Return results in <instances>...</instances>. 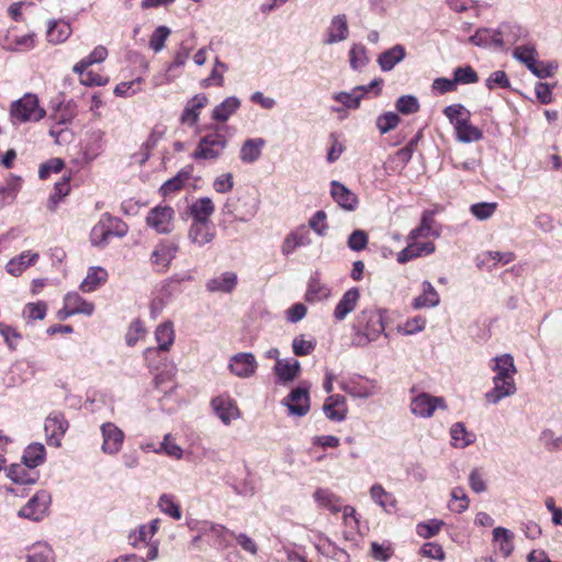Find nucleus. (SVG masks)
Instances as JSON below:
<instances>
[{"label":"nucleus","mask_w":562,"mask_h":562,"mask_svg":"<svg viewBox=\"0 0 562 562\" xmlns=\"http://www.w3.org/2000/svg\"><path fill=\"white\" fill-rule=\"evenodd\" d=\"M349 36V26L346 14H338L331 18L325 32L323 44L333 45L346 41Z\"/></svg>","instance_id":"12"},{"label":"nucleus","mask_w":562,"mask_h":562,"mask_svg":"<svg viewBox=\"0 0 562 562\" xmlns=\"http://www.w3.org/2000/svg\"><path fill=\"white\" fill-rule=\"evenodd\" d=\"M311 243L310 233L304 227H300L285 236L281 245V251L284 256H289L297 248L308 246Z\"/></svg>","instance_id":"22"},{"label":"nucleus","mask_w":562,"mask_h":562,"mask_svg":"<svg viewBox=\"0 0 562 562\" xmlns=\"http://www.w3.org/2000/svg\"><path fill=\"white\" fill-rule=\"evenodd\" d=\"M493 387L484 395L488 404L496 405L506 397L514 395L517 392L515 380L506 379H492Z\"/></svg>","instance_id":"14"},{"label":"nucleus","mask_w":562,"mask_h":562,"mask_svg":"<svg viewBox=\"0 0 562 562\" xmlns=\"http://www.w3.org/2000/svg\"><path fill=\"white\" fill-rule=\"evenodd\" d=\"M189 178H190L189 171H184V170L179 171L173 178H171L162 183V186L159 189L161 195L167 196L171 193H175V192L181 190L183 188L186 181L189 180Z\"/></svg>","instance_id":"49"},{"label":"nucleus","mask_w":562,"mask_h":562,"mask_svg":"<svg viewBox=\"0 0 562 562\" xmlns=\"http://www.w3.org/2000/svg\"><path fill=\"white\" fill-rule=\"evenodd\" d=\"M310 228L318 236H326L328 232L327 214L325 211L319 210L308 220Z\"/></svg>","instance_id":"58"},{"label":"nucleus","mask_w":562,"mask_h":562,"mask_svg":"<svg viewBox=\"0 0 562 562\" xmlns=\"http://www.w3.org/2000/svg\"><path fill=\"white\" fill-rule=\"evenodd\" d=\"M259 210V200L251 194H244L238 198H229L224 207L225 214L233 215L235 220L248 222L257 214Z\"/></svg>","instance_id":"4"},{"label":"nucleus","mask_w":562,"mask_h":562,"mask_svg":"<svg viewBox=\"0 0 562 562\" xmlns=\"http://www.w3.org/2000/svg\"><path fill=\"white\" fill-rule=\"evenodd\" d=\"M142 81L143 79L139 77L132 81L121 82L114 88V93L121 98H130L140 91Z\"/></svg>","instance_id":"60"},{"label":"nucleus","mask_w":562,"mask_h":562,"mask_svg":"<svg viewBox=\"0 0 562 562\" xmlns=\"http://www.w3.org/2000/svg\"><path fill=\"white\" fill-rule=\"evenodd\" d=\"M290 415L304 416L310 409L308 391L305 387L294 389L284 400Z\"/></svg>","instance_id":"15"},{"label":"nucleus","mask_w":562,"mask_h":562,"mask_svg":"<svg viewBox=\"0 0 562 562\" xmlns=\"http://www.w3.org/2000/svg\"><path fill=\"white\" fill-rule=\"evenodd\" d=\"M240 108V100L236 97H227L212 111V119L217 122H226Z\"/></svg>","instance_id":"34"},{"label":"nucleus","mask_w":562,"mask_h":562,"mask_svg":"<svg viewBox=\"0 0 562 562\" xmlns=\"http://www.w3.org/2000/svg\"><path fill=\"white\" fill-rule=\"evenodd\" d=\"M330 294V290L324 283L316 278H311L307 290L305 293V300L310 303L321 302L326 300Z\"/></svg>","instance_id":"44"},{"label":"nucleus","mask_w":562,"mask_h":562,"mask_svg":"<svg viewBox=\"0 0 562 562\" xmlns=\"http://www.w3.org/2000/svg\"><path fill=\"white\" fill-rule=\"evenodd\" d=\"M179 248L178 245L168 240L156 245L150 255V262L158 271H166L175 259Z\"/></svg>","instance_id":"11"},{"label":"nucleus","mask_w":562,"mask_h":562,"mask_svg":"<svg viewBox=\"0 0 562 562\" xmlns=\"http://www.w3.org/2000/svg\"><path fill=\"white\" fill-rule=\"evenodd\" d=\"M108 56V50L104 46H97L89 56L78 61L72 70L88 68L93 64L102 63Z\"/></svg>","instance_id":"55"},{"label":"nucleus","mask_w":562,"mask_h":562,"mask_svg":"<svg viewBox=\"0 0 562 562\" xmlns=\"http://www.w3.org/2000/svg\"><path fill=\"white\" fill-rule=\"evenodd\" d=\"M406 57V49L403 45L396 44L384 50L378 57V64L382 71H391L398 63Z\"/></svg>","instance_id":"27"},{"label":"nucleus","mask_w":562,"mask_h":562,"mask_svg":"<svg viewBox=\"0 0 562 562\" xmlns=\"http://www.w3.org/2000/svg\"><path fill=\"white\" fill-rule=\"evenodd\" d=\"M395 106L398 112L405 115L416 113L419 110L417 98L411 94L400 97Z\"/></svg>","instance_id":"63"},{"label":"nucleus","mask_w":562,"mask_h":562,"mask_svg":"<svg viewBox=\"0 0 562 562\" xmlns=\"http://www.w3.org/2000/svg\"><path fill=\"white\" fill-rule=\"evenodd\" d=\"M541 445L549 451H561L562 450V435L557 434L551 429H544L540 434Z\"/></svg>","instance_id":"53"},{"label":"nucleus","mask_w":562,"mask_h":562,"mask_svg":"<svg viewBox=\"0 0 562 562\" xmlns=\"http://www.w3.org/2000/svg\"><path fill=\"white\" fill-rule=\"evenodd\" d=\"M363 87H355L350 92L334 93L333 99L348 109H358L363 98Z\"/></svg>","instance_id":"43"},{"label":"nucleus","mask_w":562,"mask_h":562,"mask_svg":"<svg viewBox=\"0 0 562 562\" xmlns=\"http://www.w3.org/2000/svg\"><path fill=\"white\" fill-rule=\"evenodd\" d=\"M170 35V30L167 26H158L149 40V47L155 52L158 53L164 49L165 42Z\"/></svg>","instance_id":"64"},{"label":"nucleus","mask_w":562,"mask_h":562,"mask_svg":"<svg viewBox=\"0 0 562 562\" xmlns=\"http://www.w3.org/2000/svg\"><path fill=\"white\" fill-rule=\"evenodd\" d=\"M443 114L452 124L458 142L472 143L482 139V131L471 124L470 112L463 105H448L445 108Z\"/></svg>","instance_id":"2"},{"label":"nucleus","mask_w":562,"mask_h":562,"mask_svg":"<svg viewBox=\"0 0 562 562\" xmlns=\"http://www.w3.org/2000/svg\"><path fill=\"white\" fill-rule=\"evenodd\" d=\"M215 237V227L212 222L192 221L188 232L190 241L199 247L210 244Z\"/></svg>","instance_id":"17"},{"label":"nucleus","mask_w":562,"mask_h":562,"mask_svg":"<svg viewBox=\"0 0 562 562\" xmlns=\"http://www.w3.org/2000/svg\"><path fill=\"white\" fill-rule=\"evenodd\" d=\"M342 389L346 393L357 398H369L379 392L376 384L372 381L369 383L350 381L344 384Z\"/></svg>","instance_id":"37"},{"label":"nucleus","mask_w":562,"mask_h":562,"mask_svg":"<svg viewBox=\"0 0 562 562\" xmlns=\"http://www.w3.org/2000/svg\"><path fill=\"white\" fill-rule=\"evenodd\" d=\"M228 369L232 374L240 379H248L255 375L258 362L252 353L238 352L231 357Z\"/></svg>","instance_id":"10"},{"label":"nucleus","mask_w":562,"mask_h":562,"mask_svg":"<svg viewBox=\"0 0 562 562\" xmlns=\"http://www.w3.org/2000/svg\"><path fill=\"white\" fill-rule=\"evenodd\" d=\"M451 443L456 448H465L474 442L475 436L467 431L463 423H456L450 428Z\"/></svg>","instance_id":"41"},{"label":"nucleus","mask_w":562,"mask_h":562,"mask_svg":"<svg viewBox=\"0 0 562 562\" xmlns=\"http://www.w3.org/2000/svg\"><path fill=\"white\" fill-rule=\"evenodd\" d=\"M102 436L101 450L109 456L117 454L124 443L125 435L114 423L106 422L100 426Z\"/></svg>","instance_id":"9"},{"label":"nucleus","mask_w":562,"mask_h":562,"mask_svg":"<svg viewBox=\"0 0 562 562\" xmlns=\"http://www.w3.org/2000/svg\"><path fill=\"white\" fill-rule=\"evenodd\" d=\"M237 284V276L235 272L226 271L206 282V289L210 292L229 293Z\"/></svg>","instance_id":"33"},{"label":"nucleus","mask_w":562,"mask_h":562,"mask_svg":"<svg viewBox=\"0 0 562 562\" xmlns=\"http://www.w3.org/2000/svg\"><path fill=\"white\" fill-rule=\"evenodd\" d=\"M371 499L383 510L390 512V508L396 506V499L392 493L387 492L381 484H373L370 488Z\"/></svg>","instance_id":"39"},{"label":"nucleus","mask_w":562,"mask_h":562,"mask_svg":"<svg viewBox=\"0 0 562 562\" xmlns=\"http://www.w3.org/2000/svg\"><path fill=\"white\" fill-rule=\"evenodd\" d=\"M209 103V99L204 93L195 94L190 99L181 114V122L194 126L199 122L200 113Z\"/></svg>","instance_id":"20"},{"label":"nucleus","mask_w":562,"mask_h":562,"mask_svg":"<svg viewBox=\"0 0 562 562\" xmlns=\"http://www.w3.org/2000/svg\"><path fill=\"white\" fill-rule=\"evenodd\" d=\"M435 220L432 215L425 212L420 218V224L416 228L412 229L407 236V240H418L419 238L439 237L440 231L436 229Z\"/></svg>","instance_id":"28"},{"label":"nucleus","mask_w":562,"mask_h":562,"mask_svg":"<svg viewBox=\"0 0 562 562\" xmlns=\"http://www.w3.org/2000/svg\"><path fill=\"white\" fill-rule=\"evenodd\" d=\"M468 41L479 47L502 48L504 46L503 33L501 30L479 29L474 35L469 37Z\"/></svg>","instance_id":"18"},{"label":"nucleus","mask_w":562,"mask_h":562,"mask_svg":"<svg viewBox=\"0 0 562 562\" xmlns=\"http://www.w3.org/2000/svg\"><path fill=\"white\" fill-rule=\"evenodd\" d=\"M497 203L495 202H481L472 204L470 207L471 214L480 221H485L495 213Z\"/></svg>","instance_id":"59"},{"label":"nucleus","mask_w":562,"mask_h":562,"mask_svg":"<svg viewBox=\"0 0 562 562\" xmlns=\"http://www.w3.org/2000/svg\"><path fill=\"white\" fill-rule=\"evenodd\" d=\"M330 194L334 201L346 211H353L358 205L357 195L339 181H331Z\"/></svg>","instance_id":"19"},{"label":"nucleus","mask_w":562,"mask_h":562,"mask_svg":"<svg viewBox=\"0 0 562 562\" xmlns=\"http://www.w3.org/2000/svg\"><path fill=\"white\" fill-rule=\"evenodd\" d=\"M23 463L29 465L32 469H36L40 464L44 462L45 459V447L42 443H32L30 445L23 454Z\"/></svg>","instance_id":"46"},{"label":"nucleus","mask_w":562,"mask_h":562,"mask_svg":"<svg viewBox=\"0 0 562 562\" xmlns=\"http://www.w3.org/2000/svg\"><path fill=\"white\" fill-rule=\"evenodd\" d=\"M514 533L504 528V527H496L493 530V540L498 543L499 551L504 557H509L514 551Z\"/></svg>","instance_id":"42"},{"label":"nucleus","mask_w":562,"mask_h":562,"mask_svg":"<svg viewBox=\"0 0 562 562\" xmlns=\"http://www.w3.org/2000/svg\"><path fill=\"white\" fill-rule=\"evenodd\" d=\"M44 428L48 445L59 447L61 438L68 428V423L63 415L54 413L47 416Z\"/></svg>","instance_id":"16"},{"label":"nucleus","mask_w":562,"mask_h":562,"mask_svg":"<svg viewBox=\"0 0 562 562\" xmlns=\"http://www.w3.org/2000/svg\"><path fill=\"white\" fill-rule=\"evenodd\" d=\"M265 145L266 140L261 137L245 140L239 151L240 160L245 164L257 161L261 156Z\"/></svg>","instance_id":"29"},{"label":"nucleus","mask_w":562,"mask_h":562,"mask_svg":"<svg viewBox=\"0 0 562 562\" xmlns=\"http://www.w3.org/2000/svg\"><path fill=\"white\" fill-rule=\"evenodd\" d=\"M40 258L37 252H33L31 250L23 251L19 256L12 258L7 263V272L11 276L19 277L21 276L29 267L35 265Z\"/></svg>","instance_id":"25"},{"label":"nucleus","mask_w":562,"mask_h":562,"mask_svg":"<svg viewBox=\"0 0 562 562\" xmlns=\"http://www.w3.org/2000/svg\"><path fill=\"white\" fill-rule=\"evenodd\" d=\"M71 34V26L68 22L58 20L48 23L47 40L53 44L65 42Z\"/></svg>","instance_id":"36"},{"label":"nucleus","mask_w":562,"mask_h":562,"mask_svg":"<svg viewBox=\"0 0 562 562\" xmlns=\"http://www.w3.org/2000/svg\"><path fill=\"white\" fill-rule=\"evenodd\" d=\"M513 56L529 68L536 61L537 50L533 45H520L514 49Z\"/></svg>","instance_id":"54"},{"label":"nucleus","mask_w":562,"mask_h":562,"mask_svg":"<svg viewBox=\"0 0 562 562\" xmlns=\"http://www.w3.org/2000/svg\"><path fill=\"white\" fill-rule=\"evenodd\" d=\"M491 370L495 373L494 378L515 380L517 368L514 358L509 353H503L493 358Z\"/></svg>","instance_id":"23"},{"label":"nucleus","mask_w":562,"mask_h":562,"mask_svg":"<svg viewBox=\"0 0 562 562\" xmlns=\"http://www.w3.org/2000/svg\"><path fill=\"white\" fill-rule=\"evenodd\" d=\"M69 177H63L60 181L55 183L54 192L49 196L47 207L54 212L57 209L59 201L66 196L70 191Z\"/></svg>","instance_id":"51"},{"label":"nucleus","mask_w":562,"mask_h":562,"mask_svg":"<svg viewBox=\"0 0 562 562\" xmlns=\"http://www.w3.org/2000/svg\"><path fill=\"white\" fill-rule=\"evenodd\" d=\"M164 131L153 130L148 138L144 142L140 147L139 159L137 160L140 165L146 162L150 156V150L157 145L159 139L162 137Z\"/></svg>","instance_id":"56"},{"label":"nucleus","mask_w":562,"mask_h":562,"mask_svg":"<svg viewBox=\"0 0 562 562\" xmlns=\"http://www.w3.org/2000/svg\"><path fill=\"white\" fill-rule=\"evenodd\" d=\"M64 303L70 308V313L83 314L87 316L92 315L94 311V305L86 300H83L78 293L70 292L66 294L64 299Z\"/></svg>","instance_id":"38"},{"label":"nucleus","mask_w":562,"mask_h":562,"mask_svg":"<svg viewBox=\"0 0 562 562\" xmlns=\"http://www.w3.org/2000/svg\"><path fill=\"white\" fill-rule=\"evenodd\" d=\"M437 409H447L445 398L425 392L414 396L409 404L411 413L420 418L432 417Z\"/></svg>","instance_id":"6"},{"label":"nucleus","mask_w":562,"mask_h":562,"mask_svg":"<svg viewBox=\"0 0 562 562\" xmlns=\"http://www.w3.org/2000/svg\"><path fill=\"white\" fill-rule=\"evenodd\" d=\"M315 348L316 340L312 337L307 338L305 335H299L292 341L293 353L297 357L308 356Z\"/></svg>","instance_id":"52"},{"label":"nucleus","mask_w":562,"mask_h":562,"mask_svg":"<svg viewBox=\"0 0 562 562\" xmlns=\"http://www.w3.org/2000/svg\"><path fill=\"white\" fill-rule=\"evenodd\" d=\"M214 211V203L207 196L195 200L189 207L192 221L211 222V216L213 215Z\"/></svg>","instance_id":"30"},{"label":"nucleus","mask_w":562,"mask_h":562,"mask_svg":"<svg viewBox=\"0 0 562 562\" xmlns=\"http://www.w3.org/2000/svg\"><path fill=\"white\" fill-rule=\"evenodd\" d=\"M345 398L340 395H331L324 404V412L331 420L341 422L346 417Z\"/></svg>","instance_id":"40"},{"label":"nucleus","mask_w":562,"mask_h":562,"mask_svg":"<svg viewBox=\"0 0 562 562\" xmlns=\"http://www.w3.org/2000/svg\"><path fill=\"white\" fill-rule=\"evenodd\" d=\"M359 299L360 292L357 288H351L345 292L334 310L335 319L344 321L356 308Z\"/></svg>","instance_id":"24"},{"label":"nucleus","mask_w":562,"mask_h":562,"mask_svg":"<svg viewBox=\"0 0 562 562\" xmlns=\"http://www.w3.org/2000/svg\"><path fill=\"white\" fill-rule=\"evenodd\" d=\"M8 476L16 484H34L38 480L37 471L25 463L12 464Z\"/></svg>","instance_id":"32"},{"label":"nucleus","mask_w":562,"mask_h":562,"mask_svg":"<svg viewBox=\"0 0 562 562\" xmlns=\"http://www.w3.org/2000/svg\"><path fill=\"white\" fill-rule=\"evenodd\" d=\"M110 238V228L106 224L104 214L101 216L100 221L93 226L90 239L92 245L94 246H104L108 244Z\"/></svg>","instance_id":"50"},{"label":"nucleus","mask_w":562,"mask_h":562,"mask_svg":"<svg viewBox=\"0 0 562 562\" xmlns=\"http://www.w3.org/2000/svg\"><path fill=\"white\" fill-rule=\"evenodd\" d=\"M10 115L13 123L37 122L45 116V110L38 105L36 95L27 93L12 103Z\"/></svg>","instance_id":"3"},{"label":"nucleus","mask_w":562,"mask_h":562,"mask_svg":"<svg viewBox=\"0 0 562 562\" xmlns=\"http://www.w3.org/2000/svg\"><path fill=\"white\" fill-rule=\"evenodd\" d=\"M106 278L108 272L103 268L92 267L80 283V290L86 293L93 292L106 281Z\"/></svg>","instance_id":"35"},{"label":"nucleus","mask_w":562,"mask_h":562,"mask_svg":"<svg viewBox=\"0 0 562 562\" xmlns=\"http://www.w3.org/2000/svg\"><path fill=\"white\" fill-rule=\"evenodd\" d=\"M470 499L462 487H456L451 491V510L461 514L469 507Z\"/></svg>","instance_id":"57"},{"label":"nucleus","mask_w":562,"mask_h":562,"mask_svg":"<svg viewBox=\"0 0 562 562\" xmlns=\"http://www.w3.org/2000/svg\"><path fill=\"white\" fill-rule=\"evenodd\" d=\"M175 210L168 205L153 207L147 216L146 224L157 234H170L173 231Z\"/></svg>","instance_id":"8"},{"label":"nucleus","mask_w":562,"mask_h":562,"mask_svg":"<svg viewBox=\"0 0 562 562\" xmlns=\"http://www.w3.org/2000/svg\"><path fill=\"white\" fill-rule=\"evenodd\" d=\"M422 288L423 293L414 299L412 306L415 310H420L424 307H436L440 302L439 293L437 290L429 281H424Z\"/></svg>","instance_id":"31"},{"label":"nucleus","mask_w":562,"mask_h":562,"mask_svg":"<svg viewBox=\"0 0 562 562\" xmlns=\"http://www.w3.org/2000/svg\"><path fill=\"white\" fill-rule=\"evenodd\" d=\"M50 502V494L45 490H41L29 499L19 510L18 515L22 518L40 521L47 515Z\"/></svg>","instance_id":"7"},{"label":"nucleus","mask_w":562,"mask_h":562,"mask_svg":"<svg viewBox=\"0 0 562 562\" xmlns=\"http://www.w3.org/2000/svg\"><path fill=\"white\" fill-rule=\"evenodd\" d=\"M273 370L277 375L278 383L288 384L300 374L301 363L295 359L278 360Z\"/></svg>","instance_id":"21"},{"label":"nucleus","mask_w":562,"mask_h":562,"mask_svg":"<svg viewBox=\"0 0 562 562\" xmlns=\"http://www.w3.org/2000/svg\"><path fill=\"white\" fill-rule=\"evenodd\" d=\"M175 329L171 322H165L159 324L155 330V339L157 341V348H147L144 352L145 358L148 359L150 355L159 351H169L175 342Z\"/></svg>","instance_id":"13"},{"label":"nucleus","mask_w":562,"mask_h":562,"mask_svg":"<svg viewBox=\"0 0 562 562\" xmlns=\"http://www.w3.org/2000/svg\"><path fill=\"white\" fill-rule=\"evenodd\" d=\"M352 329L355 346L364 347L375 341L385 329L381 312L372 308L361 311L356 316Z\"/></svg>","instance_id":"1"},{"label":"nucleus","mask_w":562,"mask_h":562,"mask_svg":"<svg viewBox=\"0 0 562 562\" xmlns=\"http://www.w3.org/2000/svg\"><path fill=\"white\" fill-rule=\"evenodd\" d=\"M313 498L318 506L325 507L331 513L340 512L339 498L328 488H317L313 494Z\"/></svg>","instance_id":"45"},{"label":"nucleus","mask_w":562,"mask_h":562,"mask_svg":"<svg viewBox=\"0 0 562 562\" xmlns=\"http://www.w3.org/2000/svg\"><path fill=\"white\" fill-rule=\"evenodd\" d=\"M227 146V137L220 131L203 136L193 153L194 159H216Z\"/></svg>","instance_id":"5"},{"label":"nucleus","mask_w":562,"mask_h":562,"mask_svg":"<svg viewBox=\"0 0 562 562\" xmlns=\"http://www.w3.org/2000/svg\"><path fill=\"white\" fill-rule=\"evenodd\" d=\"M400 123V116L394 112H386L376 119V127L381 134H386L394 130Z\"/></svg>","instance_id":"62"},{"label":"nucleus","mask_w":562,"mask_h":562,"mask_svg":"<svg viewBox=\"0 0 562 562\" xmlns=\"http://www.w3.org/2000/svg\"><path fill=\"white\" fill-rule=\"evenodd\" d=\"M212 405L217 417L225 425L239 417L237 405L228 397H216L212 401Z\"/></svg>","instance_id":"26"},{"label":"nucleus","mask_w":562,"mask_h":562,"mask_svg":"<svg viewBox=\"0 0 562 562\" xmlns=\"http://www.w3.org/2000/svg\"><path fill=\"white\" fill-rule=\"evenodd\" d=\"M350 66L360 69L368 64L367 49L362 44H353L350 52Z\"/></svg>","instance_id":"61"},{"label":"nucleus","mask_w":562,"mask_h":562,"mask_svg":"<svg viewBox=\"0 0 562 562\" xmlns=\"http://www.w3.org/2000/svg\"><path fill=\"white\" fill-rule=\"evenodd\" d=\"M27 562H55L54 551L47 543H36L30 550Z\"/></svg>","instance_id":"47"},{"label":"nucleus","mask_w":562,"mask_h":562,"mask_svg":"<svg viewBox=\"0 0 562 562\" xmlns=\"http://www.w3.org/2000/svg\"><path fill=\"white\" fill-rule=\"evenodd\" d=\"M157 506L161 513L176 520H180L182 517L180 506L176 503L175 496L170 494L160 495Z\"/></svg>","instance_id":"48"}]
</instances>
